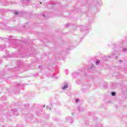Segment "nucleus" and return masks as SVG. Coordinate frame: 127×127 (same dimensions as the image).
Listing matches in <instances>:
<instances>
[{
  "instance_id": "obj_1",
  "label": "nucleus",
  "mask_w": 127,
  "mask_h": 127,
  "mask_svg": "<svg viewBox=\"0 0 127 127\" xmlns=\"http://www.w3.org/2000/svg\"><path fill=\"white\" fill-rule=\"evenodd\" d=\"M31 1H32V0H22L23 6H25V5H29Z\"/></svg>"
},
{
  "instance_id": "obj_2",
  "label": "nucleus",
  "mask_w": 127,
  "mask_h": 127,
  "mask_svg": "<svg viewBox=\"0 0 127 127\" xmlns=\"http://www.w3.org/2000/svg\"><path fill=\"white\" fill-rule=\"evenodd\" d=\"M2 41H4V42H7V41H8L9 39H12V36H9L8 38H2V37H1L0 38Z\"/></svg>"
},
{
  "instance_id": "obj_3",
  "label": "nucleus",
  "mask_w": 127,
  "mask_h": 127,
  "mask_svg": "<svg viewBox=\"0 0 127 127\" xmlns=\"http://www.w3.org/2000/svg\"><path fill=\"white\" fill-rule=\"evenodd\" d=\"M65 121L69 123V124H72L73 121H74V118H73V117H68L65 119Z\"/></svg>"
},
{
  "instance_id": "obj_4",
  "label": "nucleus",
  "mask_w": 127,
  "mask_h": 127,
  "mask_svg": "<svg viewBox=\"0 0 127 127\" xmlns=\"http://www.w3.org/2000/svg\"><path fill=\"white\" fill-rule=\"evenodd\" d=\"M77 110L78 112H80V113H81V112H84V111H85V109L83 107H80L79 106L77 107Z\"/></svg>"
},
{
  "instance_id": "obj_5",
  "label": "nucleus",
  "mask_w": 127,
  "mask_h": 127,
  "mask_svg": "<svg viewBox=\"0 0 127 127\" xmlns=\"http://www.w3.org/2000/svg\"><path fill=\"white\" fill-rule=\"evenodd\" d=\"M11 112H12V113H13L14 116H15V117L18 116V115H15V113H14L17 112V109H16V108H15V109H11Z\"/></svg>"
},
{
  "instance_id": "obj_6",
  "label": "nucleus",
  "mask_w": 127,
  "mask_h": 127,
  "mask_svg": "<svg viewBox=\"0 0 127 127\" xmlns=\"http://www.w3.org/2000/svg\"><path fill=\"white\" fill-rule=\"evenodd\" d=\"M68 88V84L65 83L64 85L62 87V90H65Z\"/></svg>"
},
{
  "instance_id": "obj_7",
  "label": "nucleus",
  "mask_w": 127,
  "mask_h": 127,
  "mask_svg": "<svg viewBox=\"0 0 127 127\" xmlns=\"http://www.w3.org/2000/svg\"><path fill=\"white\" fill-rule=\"evenodd\" d=\"M101 86H102V89L103 90H105L107 88V87H108V85L107 84H102Z\"/></svg>"
},
{
  "instance_id": "obj_8",
  "label": "nucleus",
  "mask_w": 127,
  "mask_h": 127,
  "mask_svg": "<svg viewBox=\"0 0 127 127\" xmlns=\"http://www.w3.org/2000/svg\"><path fill=\"white\" fill-rule=\"evenodd\" d=\"M81 31H83V29H87V28L85 26H81Z\"/></svg>"
},
{
  "instance_id": "obj_9",
  "label": "nucleus",
  "mask_w": 127,
  "mask_h": 127,
  "mask_svg": "<svg viewBox=\"0 0 127 127\" xmlns=\"http://www.w3.org/2000/svg\"><path fill=\"white\" fill-rule=\"evenodd\" d=\"M56 4L55 2H52L50 4H49L50 6H52V5H54Z\"/></svg>"
},
{
  "instance_id": "obj_10",
  "label": "nucleus",
  "mask_w": 127,
  "mask_h": 127,
  "mask_svg": "<svg viewBox=\"0 0 127 127\" xmlns=\"http://www.w3.org/2000/svg\"><path fill=\"white\" fill-rule=\"evenodd\" d=\"M5 48V46L4 45V46H2V45H1L0 46V49L1 50V49H4Z\"/></svg>"
},
{
  "instance_id": "obj_11",
  "label": "nucleus",
  "mask_w": 127,
  "mask_h": 127,
  "mask_svg": "<svg viewBox=\"0 0 127 127\" xmlns=\"http://www.w3.org/2000/svg\"><path fill=\"white\" fill-rule=\"evenodd\" d=\"M100 64V61L99 60H97L96 62V65H99Z\"/></svg>"
},
{
  "instance_id": "obj_12",
  "label": "nucleus",
  "mask_w": 127,
  "mask_h": 127,
  "mask_svg": "<svg viewBox=\"0 0 127 127\" xmlns=\"http://www.w3.org/2000/svg\"><path fill=\"white\" fill-rule=\"evenodd\" d=\"M5 99H6V98H5V97H4V96H2V97L1 98V101H5Z\"/></svg>"
},
{
  "instance_id": "obj_13",
  "label": "nucleus",
  "mask_w": 127,
  "mask_h": 127,
  "mask_svg": "<svg viewBox=\"0 0 127 127\" xmlns=\"http://www.w3.org/2000/svg\"><path fill=\"white\" fill-rule=\"evenodd\" d=\"M112 96H116V92H111Z\"/></svg>"
},
{
  "instance_id": "obj_14",
  "label": "nucleus",
  "mask_w": 127,
  "mask_h": 127,
  "mask_svg": "<svg viewBox=\"0 0 127 127\" xmlns=\"http://www.w3.org/2000/svg\"><path fill=\"white\" fill-rule=\"evenodd\" d=\"M51 107H49V106H47V108H46V110H49V111H51Z\"/></svg>"
},
{
  "instance_id": "obj_15",
  "label": "nucleus",
  "mask_w": 127,
  "mask_h": 127,
  "mask_svg": "<svg viewBox=\"0 0 127 127\" xmlns=\"http://www.w3.org/2000/svg\"><path fill=\"white\" fill-rule=\"evenodd\" d=\"M103 127V125H102V124L99 123V124H98L97 127Z\"/></svg>"
},
{
  "instance_id": "obj_16",
  "label": "nucleus",
  "mask_w": 127,
  "mask_h": 127,
  "mask_svg": "<svg viewBox=\"0 0 127 127\" xmlns=\"http://www.w3.org/2000/svg\"><path fill=\"white\" fill-rule=\"evenodd\" d=\"M123 51H124V52H127V48L123 49Z\"/></svg>"
},
{
  "instance_id": "obj_17",
  "label": "nucleus",
  "mask_w": 127,
  "mask_h": 127,
  "mask_svg": "<svg viewBox=\"0 0 127 127\" xmlns=\"http://www.w3.org/2000/svg\"><path fill=\"white\" fill-rule=\"evenodd\" d=\"M79 99H75V102L77 103H78V102H79Z\"/></svg>"
},
{
  "instance_id": "obj_18",
  "label": "nucleus",
  "mask_w": 127,
  "mask_h": 127,
  "mask_svg": "<svg viewBox=\"0 0 127 127\" xmlns=\"http://www.w3.org/2000/svg\"><path fill=\"white\" fill-rule=\"evenodd\" d=\"M48 7L49 8H54V6H52V7H49V5H48Z\"/></svg>"
},
{
  "instance_id": "obj_19",
  "label": "nucleus",
  "mask_w": 127,
  "mask_h": 127,
  "mask_svg": "<svg viewBox=\"0 0 127 127\" xmlns=\"http://www.w3.org/2000/svg\"><path fill=\"white\" fill-rule=\"evenodd\" d=\"M65 27H69V24H66L65 25Z\"/></svg>"
},
{
  "instance_id": "obj_20",
  "label": "nucleus",
  "mask_w": 127,
  "mask_h": 127,
  "mask_svg": "<svg viewBox=\"0 0 127 127\" xmlns=\"http://www.w3.org/2000/svg\"><path fill=\"white\" fill-rule=\"evenodd\" d=\"M53 78L54 79H58V77L55 76H53Z\"/></svg>"
},
{
  "instance_id": "obj_21",
  "label": "nucleus",
  "mask_w": 127,
  "mask_h": 127,
  "mask_svg": "<svg viewBox=\"0 0 127 127\" xmlns=\"http://www.w3.org/2000/svg\"><path fill=\"white\" fill-rule=\"evenodd\" d=\"M14 13H15V15H16L17 14H18V13L17 12H15Z\"/></svg>"
},
{
  "instance_id": "obj_22",
  "label": "nucleus",
  "mask_w": 127,
  "mask_h": 127,
  "mask_svg": "<svg viewBox=\"0 0 127 127\" xmlns=\"http://www.w3.org/2000/svg\"><path fill=\"white\" fill-rule=\"evenodd\" d=\"M42 67V66H41V65H39V68H40V69H41V67Z\"/></svg>"
},
{
  "instance_id": "obj_23",
  "label": "nucleus",
  "mask_w": 127,
  "mask_h": 127,
  "mask_svg": "<svg viewBox=\"0 0 127 127\" xmlns=\"http://www.w3.org/2000/svg\"><path fill=\"white\" fill-rule=\"evenodd\" d=\"M119 62H123V61L122 60H119Z\"/></svg>"
},
{
  "instance_id": "obj_24",
  "label": "nucleus",
  "mask_w": 127,
  "mask_h": 127,
  "mask_svg": "<svg viewBox=\"0 0 127 127\" xmlns=\"http://www.w3.org/2000/svg\"><path fill=\"white\" fill-rule=\"evenodd\" d=\"M75 74H76V73H72V75L74 76V75H75Z\"/></svg>"
},
{
  "instance_id": "obj_25",
  "label": "nucleus",
  "mask_w": 127,
  "mask_h": 127,
  "mask_svg": "<svg viewBox=\"0 0 127 127\" xmlns=\"http://www.w3.org/2000/svg\"><path fill=\"white\" fill-rule=\"evenodd\" d=\"M7 57H9V54H8V55L7 56Z\"/></svg>"
},
{
  "instance_id": "obj_26",
  "label": "nucleus",
  "mask_w": 127,
  "mask_h": 127,
  "mask_svg": "<svg viewBox=\"0 0 127 127\" xmlns=\"http://www.w3.org/2000/svg\"><path fill=\"white\" fill-rule=\"evenodd\" d=\"M43 16L44 17H45V14H43Z\"/></svg>"
},
{
  "instance_id": "obj_27",
  "label": "nucleus",
  "mask_w": 127,
  "mask_h": 127,
  "mask_svg": "<svg viewBox=\"0 0 127 127\" xmlns=\"http://www.w3.org/2000/svg\"><path fill=\"white\" fill-rule=\"evenodd\" d=\"M115 54H116L113 53V54H112V55H115Z\"/></svg>"
},
{
  "instance_id": "obj_28",
  "label": "nucleus",
  "mask_w": 127,
  "mask_h": 127,
  "mask_svg": "<svg viewBox=\"0 0 127 127\" xmlns=\"http://www.w3.org/2000/svg\"><path fill=\"white\" fill-rule=\"evenodd\" d=\"M44 108H45V105H44Z\"/></svg>"
},
{
  "instance_id": "obj_29",
  "label": "nucleus",
  "mask_w": 127,
  "mask_h": 127,
  "mask_svg": "<svg viewBox=\"0 0 127 127\" xmlns=\"http://www.w3.org/2000/svg\"><path fill=\"white\" fill-rule=\"evenodd\" d=\"M51 107H52V104H51Z\"/></svg>"
},
{
  "instance_id": "obj_30",
  "label": "nucleus",
  "mask_w": 127,
  "mask_h": 127,
  "mask_svg": "<svg viewBox=\"0 0 127 127\" xmlns=\"http://www.w3.org/2000/svg\"><path fill=\"white\" fill-rule=\"evenodd\" d=\"M40 3H42V2H40Z\"/></svg>"
}]
</instances>
